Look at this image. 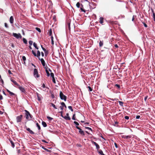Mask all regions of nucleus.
I'll return each instance as SVG.
<instances>
[{"label": "nucleus", "mask_w": 155, "mask_h": 155, "mask_svg": "<svg viewBox=\"0 0 155 155\" xmlns=\"http://www.w3.org/2000/svg\"><path fill=\"white\" fill-rule=\"evenodd\" d=\"M124 118L127 120H128L129 119V117L128 116H126Z\"/></svg>", "instance_id": "44"}, {"label": "nucleus", "mask_w": 155, "mask_h": 155, "mask_svg": "<svg viewBox=\"0 0 155 155\" xmlns=\"http://www.w3.org/2000/svg\"><path fill=\"white\" fill-rule=\"evenodd\" d=\"M95 146H96V148L97 149H98L100 148L99 145L97 143L95 145Z\"/></svg>", "instance_id": "34"}, {"label": "nucleus", "mask_w": 155, "mask_h": 155, "mask_svg": "<svg viewBox=\"0 0 155 155\" xmlns=\"http://www.w3.org/2000/svg\"><path fill=\"white\" fill-rule=\"evenodd\" d=\"M12 35L14 37L17 39H18L19 38H22V36L20 33L17 34L14 33H13Z\"/></svg>", "instance_id": "2"}, {"label": "nucleus", "mask_w": 155, "mask_h": 155, "mask_svg": "<svg viewBox=\"0 0 155 155\" xmlns=\"http://www.w3.org/2000/svg\"><path fill=\"white\" fill-rule=\"evenodd\" d=\"M140 116L139 115H137L136 117V118L137 119H139L140 118Z\"/></svg>", "instance_id": "50"}, {"label": "nucleus", "mask_w": 155, "mask_h": 155, "mask_svg": "<svg viewBox=\"0 0 155 155\" xmlns=\"http://www.w3.org/2000/svg\"><path fill=\"white\" fill-rule=\"evenodd\" d=\"M37 96L38 98V99L39 101H40L41 100V95L38 93H37Z\"/></svg>", "instance_id": "11"}, {"label": "nucleus", "mask_w": 155, "mask_h": 155, "mask_svg": "<svg viewBox=\"0 0 155 155\" xmlns=\"http://www.w3.org/2000/svg\"><path fill=\"white\" fill-rule=\"evenodd\" d=\"M23 117L22 115H20L19 116L16 117V120L17 123H19L21 122L22 119Z\"/></svg>", "instance_id": "4"}, {"label": "nucleus", "mask_w": 155, "mask_h": 155, "mask_svg": "<svg viewBox=\"0 0 155 155\" xmlns=\"http://www.w3.org/2000/svg\"><path fill=\"white\" fill-rule=\"evenodd\" d=\"M74 123L75 125H76L77 126H78L79 125V123L76 121H74Z\"/></svg>", "instance_id": "37"}, {"label": "nucleus", "mask_w": 155, "mask_h": 155, "mask_svg": "<svg viewBox=\"0 0 155 155\" xmlns=\"http://www.w3.org/2000/svg\"><path fill=\"white\" fill-rule=\"evenodd\" d=\"M88 88L89 89V91H92V89L90 87V86H88Z\"/></svg>", "instance_id": "39"}, {"label": "nucleus", "mask_w": 155, "mask_h": 155, "mask_svg": "<svg viewBox=\"0 0 155 155\" xmlns=\"http://www.w3.org/2000/svg\"><path fill=\"white\" fill-rule=\"evenodd\" d=\"M60 97L61 100H64V101H66V97L63 94L61 91L60 92Z\"/></svg>", "instance_id": "1"}, {"label": "nucleus", "mask_w": 155, "mask_h": 155, "mask_svg": "<svg viewBox=\"0 0 155 155\" xmlns=\"http://www.w3.org/2000/svg\"><path fill=\"white\" fill-rule=\"evenodd\" d=\"M3 99V97L2 95L0 94V100H1L2 99Z\"/></svg>", "instance_id": "52"}, {"label": "nucleus", "mask_w": 155, "mask_h": 155, "mask_svg": "<svg viewBox=\"0 0 155 155\" xmlns=\"http://www.w3.org/2000/svg\"><path fill=\"white\" fill-rule=\"evenodd\" d=\"M41 56H42V57H44V53L43 52H41Z\"/></svg>", "instance_id": "56"}, {"label": "nucleus", "mask_w": 155, "mask_h": 155, "mask_svg": "<svg viewBox=\"0 0 155 155\" xmlns=\"http://www.w3.org/2000/svg\"><path fill=\"white\" fill-rule=\"evenodd\" d=\"M42 125L44 127H45L47 126V124H46V123L44 121L42 122Z\"/></svg>", "instance_id": "15"}, {"label": "nucleus", "mask_w": 155, "mask_h": 155, "mask_svg": "<svg viewBox=\"0 0 155 155\" xmlns=\"http://www.w3.org/2000/svg\"><path fill=\"white\" fill-rule=\"evenodd\" d=\"M115 86L117 87H118V88H119L120 87V85L118 84H116Z\"/></svg>", "instance_id": "58"}, {"label": "nucleus", "mask_w": 155, "mask_h": 155, "mask_svg": "<svg viewBox=\"0 0 155 155\" xmlns=\"http://www.w3.org/2000/svg\"><path fill=\"white\" fill-rule=\"evenodd\" d=\"M39 59L41 61V64L45 68L46 65L45 64V61H44V60L43 58H39Z\"/></svg>", "instance_id": "8"}, {"label": "nucleus", "mask_w": 155, "mask_h": 155, "mask_svg": "<svg viewBox=\"0 0 155 155\" xmlns=\"http://www.w3.org/2000/svg\"><path fill=\"white\" fill-rule=\"evenodd\" d=\"M46 73H47V76H50V73H49V72L48 71V70H46Z\"/></svg>", "instance_id": "32"}, {"label": "nucleus", "mask_w": 155, "mask_h": 155, "mask_svg": "<svg viewBox=\"0 0 155 155\" xmlns=\"http://www.w3.org/2000/svg\"><path fill=\"white\" fill-rule=\"evenodd\" d=\"M51 106H52V107H53L54 108L56 109H57V108L56 107L55 105L54 104H53L52 103H51Z\"/></svg>", "instance_id": "25"}, {"label": "nucleus", "mask_w": 155, "mask_h": 155, "mask_svg": "<svg viewBox=\"0 0 155 155\" xmlns=\"http://www.w3.org/2000/svg\"><path fill=\"white\" fill-rule=\"evenodd\" d=\"M91 142L92 144H94L95 145L97 144V143L94 141H92Z\"/></svg>", "instance_id": "42"}, {"label": "nucleus", "mask_w": 155, "mask_h": 155, "mask_svg": "<svg viewBox=\"0 0 155 155\" xmlns=\"http://www.w3.org/2000/svg\"><path fill=\"white\" fill-rule=\"evenodd\" d=\"M76 128L79 130V132L80 134L83 136L84 135V131L78 127L77 126Z\"/></svg>", "instance_id": "6"}, {"label": "nucleus", "mask_w": 155, "mask_h": 155, "mask_svg": "<svg viewBox=\"0 0 155 155\" xmlns=\"http://www.w3.org/2000/svg\"><path fill=\"white\" fill-rule=\"evenodd\" d=\"M47 118L50 120H51L53 119V118L49 117H47Z\"/></svg>", "instance_id": "31"}, {"label": "nucleus", "mask_w": 155, "mask_h": 155, "mask_svg": "<svg viewBox=\"0 0 155 155\" xmlns=\"http://www.w3.org/2000/svg\"><path fill=\"white\" fill-rule=\"evenodd\" d=\"M33 46H34L37 49H38V48L37 47V45L36 43H35V42L33 43Z\"/></svg>", "instance_id": "16"}, {"label": "nucleus", "mask_w": 155, "mask_h": 155, "mask_svg": "<svg viewBox=\"0 0 155 155\" xmlns=\"http://www.w3.org/2000/svg\"><path fill=\"white\" fill-rule=\"evenodd\" d=\"M36 125L38 128V129L39 130H40L41 129V128H40V126L39 125V124H38V123H37L36 124Z\"/></svg>", "instance_id": "27"}, {"label": "nucleus", "mask_w": 155, "mask_h": 155, "mask_svg": "<svg viewBox=\"0 0 155 155\" xmlns=\"http://www.w3.org/2000/svg\"><path fill=\"white\" fill-rule=\"evenodd\" d=\"M32 43H33V41H29V43L30 45H32Z\"/></svg>", "instance_id": "38"}, {"label": "nucleus", "mask_w": 155, "mask_h": 155, "mask_svg": "<svg viewBox=\"0 0 155 155\" xmlns=\"http://www.w3.org/2000/svg\"><path fill=\"white\" fill-rule=\"evenodd\" d=\"M33 75L35 78H38L39 77V75L38 74V72L36 69H34Z\"/></svg>", "instance_id": "5"}, {"label": "nucleus", "mask_w": 155, "mask_h": 155, "mask_svg": "<svg viewBox=\"0 0 155 155\" xmlns=\"http://www.w3.org/2000/svg\"><path fill=\"white\" fill-rule=\"evenodd\" d=\"M40 54H40V51H38L37 54H36V56L38 57H39L40 56Z\"/></svg>", "instance_id": "18"}, {"label": "nucleus", "mask_w": 155, "mask_h": 155, "mask_svg": "<svg viewBox=\"0 0 155 155\" xmlns=\"http://www.w3.org/2000/svg\"><path fill=\"white\" fill-rule=\"evenodd\" d=\"M61 104L62 106L64 107L65 108H66V106L65 103L64 102H61Z\"/></svg>", "instance_id": "22"}, {"label": "nucleus", "mask_w": 155, "mask_h": 155, "mask_svg": "<svg viewBox=\"0 0 155 155\" xmlns=\"http://www.w3.org/2000/svg\"><path fill=\"white\" fill-rule=\"evenodd\" d=\"M51 76L52 77V78H54V74L53 73H51L50 74Z\"/></svg>", "instance_id": "36"}, {"label": "nucleus", "mask_w": 155, "mask_h": 155, "mask_svg": "<svg viewBox=\"0 0 155 155\" xmlns=\"http://www.w3.org/2000/svg\"><path fill=\"white\" fill-rule=\"evenodd\" d=\"M76 5L78 8H79L80 5V3L79 2H77L76 4Z\"/></svg>", "instance_id": "29"}, {"label": "nucleus", "mask_w": 155, "mask_h": 155, "mask_svg": "<svg viewBox=\"0 0 155 155\" xmlns=\"http://www.w3.org/2000/svg\"><path fill=\"white\" fill-rule=\"evenodd\" d=\"M9 94H11V95H15V94L14 93H13L11 91H9Z\"/></svg>", "instance_id": "43"}, {"label": "nucleus", "mask_w": 155, "mask_h": 155, "mask_svg": "<svg viewBox=\"0 0 155 155\" xmlns=\"http://www.w3.org/2000/svg\"><path fill=\"white\" fill-rule=\"evenodd\" d=\"M18 88L21 92L23 93H25V88L19 85L18 86Z\"/></svg>", "instance_id": "7"}, {"label": "nucleus", "mask_w": 155, "mask_h": 155, "mask_svg": "<svg viewBox=\"0 0 155 155\" xmlns=\"http://www.w3.org/2000/svg\"><path fill=\"white\" fill-rule=\"evenodd\" d=\"M51 43L53 45L54 44V42L53 41V37L52 36L51 37Z\"/></svg>", "instance_id": "24"}, {"label": "nucleus", "mask_w": 155, "mask_h": 155, "mask_svg": "<svg viewBox=\"0 0 155 155\" xmlns=\"http://www.w3.org/2000/svg\"><path fill=\"white\" fill-rule=\"evenodd\" d=\"M114 46L115 47H116V48H118V46L117 45V44H115V45H114Z\"/></svg>", "instance_id": "59"}, {"label": "nucleus", "mask_w": 155, "mask_h": 155, "mask_svg": "<svg viewBox=\"0 0 155 155\" xmlns=\"http://www.w3.org/2000/svg\"><path fill=\"white\" fill-rule=\"evenodd\" d=\"M143 24L145 27L146 28L147 27V25L145 23H143Z\"/></svg>", "instance_id": "51"}, {"label": "nucleus", "mask_w": 155, "mask_h": 155, "mask_svg": "<svg viewBox=\"0 0 155 155\" xmlns=\"http://www.w3.org/2000/svg\"><path fill=\"white\" fill-rule=\"evenodd\" d=\"M152 12L153 13V19H154V21L155 22V14L154 12L153 11V10H152Z\"/></svg>", "instance_id": "21"}, {"label": "nucleus", "mask_w": 155, "mask_h": 155, "mask_svg": "<svg viewBox=\"0 0 155 155\" xmlns=\"http://www.w3.org/2000/svg\"><path fill=\"white\" fill-rule=\"evenodd\" d=\"M114 145H115V147L116 148H117V144H116V143H114Z\"/></svg>", "instance_id": "62"}, {"label": "nucleus", "mask_w": 155, "mask_h": 155, "mask_svg": "<svg viewBox=\"0 0 155 155\" xmlns=\"http://www.w3.org/2000/svg\"><path fill=\"white\" fill-rule=\"evenodd\" d=\"M32 54H34V55L35 56H36V54L35 53L33 50H32Z\"/></svg>", "instance_id": "40"}, {"label": "nucleus", "mask_w": 155, "mask_h": 155, "mask_svg": "<svg viewBox=\"0 0 155 155\" xmlns=\"http://www.w3.org/2000/svg\"><path fill=\"white\" fill-rule=\"evenodd\" d=\"M23 41L24 43H25V44H27V41L26 39H25V38H23Z\"/></svg>", "instance_id": "20"}, {"label": "nucleus", "mask_w": 155, "mask_h": 155, "mask_svg": "<svg viewBox=\"0 0 155 155\" xmlns=\"http://www.w3.org/2000/svg\"><path fill=\"white\" fill-rule=\"evenodd\" d=\"M99 20H100V21H99L100 23L101 24H103V23L104 18L103 17H100V18Z\"/></svg>", "instance_id": "12"}, {"label": "nucleus", "mask_w": 155, "mask_h": 155, "mask_svg": "<svg viewBox=\"0 0 155 155\" xmlns=\"http://www.w3.org/2000/svg\"><path fill=\"white\" fill-rule=\"evenodd\" d=\"M5 26L6 28H8V27L7 24L6 23H5Z\"/></svg>", "instance_id": "45"}, {"label": "nucleus", "mask_w": 155, "mask_h": 155, "mask_svg": "<svg viewBox=\"0 0 155 155\" xmlns=\"http://www.w3.org/2000/svg\"><path fill=\"white\" fill-rule=\"evenodd\" d=\"M119 104L121 106H123V102L122 101H119Z\"/></svg>", "instance_id": "35"}, {"label": "nucleus", "mask_w": 155, "mask_h": 155, "mask_svg": "<svg viewBox=\"0 0 155 155\" xmlns=\"http://www.w3.org/2000/svg\"><path fill=\"white\" fill-rule=\"evenodd\" d=\"M103 44V42L101 41H100L99 42V46L100 47H102Z\"/></svg>", "instance_id": "19"}, {"label": "nucleus", "mask_w": 155, "mask_h": 155, "mask_svg": "<svg viewBox=\"0 0 155 155\" xmlns=\"http://www.w3.org/2000/svg\"><path fill=\"white\" fill-rule=\"evenodd\" d=\"M99 153L101 155H104L102 150H100L99 151Z\"/></svg>", "instance_id": "23"}, {"label": "nucleus", "mask_w": 155, "mask_h": 155, "mask_svg": "<svg viewBox=\"0 0 155 155\" xmlns=\"http://www.w3.org/2000/svg\"><path fill=\"white\" fill-rule=\"evenodd\" d=\"M42 141L43 142H45V143H48V142H47L45 140H42Z\"/></svg>", "instance_id": "54"}, {"label": "nucleus", "mask_w": 155, "mask_h": 155, "mask_svg": "<svg viewBox=\"0 0 155 155\" xmlns=\"http://www.w3.org/2000/svg\"><path fill=\"white\" fill-rule=\"evenodd\" d=\"M26 130H27L31 134H34V132L32 130H31L29 128H27Z\"/></svg>", "instance_id": "13"}, {"label": "nucleus", "mask_w": 155, "mask_h": 155, "mask_svg": "<svg viewBox=\"0 0 155 155\" xmlns=\"http://www.w3.org/2000/svg\"><path fill=\"white\" fill-rule=\"evenodd\" d=\"M52 81L54 83H56L55 81L54 78H52Z\"/></svg>", "instance_id": "47"}, {"label": "nucleus", "mask_w": 155, "mask_h": 155, "mask_svg": "<svg viewBox=\"0 0 155 155\" xmlns=\"http://www.w3.org/2000/svg\"><path fill=\"white\" fill-rule=\"evenodd\" d=\"M29 47V48L30 49H32L31 47V46H30Z\"/></svg>", "instance_id": "64"}, {"label": "nucleus", "mask_w": 155, "mask_h": 155, "mask_svg": "<svg viewBox=\"0 0 155 155\" xmlns=\"http://www.w3.org/2000/svg\"><path fill=\"white\" fill-rule=\"evenodd\" d=\"M22 58L23 60L24 61H25L26 60V57L24 56L22 57Z\"/></svg>", "instance_id": "41"}, {"label": "nucleus", "mask_w": 155, "mask_h": 155, "mask_svg": "<svg viewBox=\"0 0 155 155\" xmlns=\"http://www.w3.org/2000/svg\"><path fill=\"white\" fill-rule=\"evenodd\" d=\"M10 22L11 24H13L14 22V18L12 16L10 17L9 19Z\"/></svg>", "instance_id": "10"}, {"label": "nucleus", "mask_w": 155, "mask_h": 155, "mask_svg": "<svg viewBox=\"0 0 155 155\" xmlns=\"http://www.w3.org/2000/svg\"><path fill=\"white\" fill-rule=\"evenodd\" d=\"M11 81L15 85H16V86H18V85H19V84H18L16 82V81L13 80H11Z\"/></svg>", "instance_id": "14"}, {"label": "nucleus", "mask_w": 155, "mask_h": 155, "mask_svg": "<svg viewBox=\"0 0 155 155\" xmlns=\"http://www.w3.org/2000/svg\"><path fill=\"white\" fill-rule=\"evenodd\" d=\"M42 87L43 88H45V84H43L42 86Z\"/></svg>", "instance_id": "55"}, {"label": "nucleus", "mask_w": 155, "mask_h": 155, "mask_svg": "<svg viewBox=\"0 0 155 155\" xmlns=\"http://www.w3.org/2000/svg\"><path fill=\"white\" fill-rule=\"evenodd\" d=\"M42 148L44 150H45L46 151H47V152H50V150L44 147H42Z\"/></svg>", "instance_id": "30"}, {"label": "nucleus", "mask_w": 155, "mask_h": 155, "mask_svg": "<svg viewBox=\"0 0 155 155\" xmlns=\"http://www.w3.org/2000/svg\"><path fill=\"white\" fill-rule=\"evenodd\" d=\"M121 137L122 138H124L125 139H129V138H131V136L130 135L125 136V135H121Z\"/></svg>", "instance_id": "9"}, {"label": "nucleus", "mask_w": 155, "mask_h": 155, "mask_svg": "<svg viewBox=\"0 0 155 155\" xmlns=\"http://www.w3.org/2000/svg\"><path fill=\"white\" fill-rule=\"evenodd\" d=\"M22 34L23 35H25V33H24V31L23 30H22Z\"/></svg>", "instance_id": "57"}, {"label": "nucleus", "mask_w": 155, "mask_h": 155, "mask_svg": "<svg viewBox=\"0 0 155 155\" xmlns=\"http://www.w3.org/2000/svg\"><path fill=\"white\" fill-rule=\"evenodd\" d=\"M60 108L61 109V110H62L63 109V106H60Z\"/></svg>", "instance_id": "53"}, {"label": "nucleus", "mask_w": 155, "mask_h": 155, "mask_svg": "<svg viewBox=\"0 0 155 155\" xmlns=\"http://www.w3.org/2000/svg\"><path fill=\"white\" fill-rule=\"evenodd\" d=\"M8 73H9V74H12V73L11 72V71L9 70L8 71Z\"/></svg>", "instance_id": "63"}, {"label": "nucleus", "mask_w": 155, "mask_h": 155, "mask_svg": "<svg viewBox=\"0 0 155 155\" xmlns=\"http://www.w3.org/2000/svg\"><path fill=\"white\" fill-rule=\"evenodd\" d=\"M81 11L82 12H85V11L84 10L83 8H81Z\"/></svg>", "instance_id": "49"}, {"label": "nucleus", "mask_w": 155, "mask_h": 155, "mask_svg": "<svg viewBox=\"0 0 155 155\" xmlns=\"http://www.w3.org/2000/svg\"><path fill=\"white\" fill-rule=\"evenodd\" d=\"M10 142L11 143L13 147H15V144L12 141H11Z\"/></svg>", "instance_id": "28"}, {"label": "nucleus", "mask_w": 155, "mask_h": 155, "mask_svg": "<svg viewBox=\"0 0 155 155\" xmlns=\"http://www.w3.org/2000/svg\"><path fill=\"white\" fill-rule=\"evenodd\" d=\"M41 48H42V49H43V50L44 51V52H45V51H46V49H45L44 48H43V47H42V45H41Z\"/></svg>", "instance_id": "46"}, {"label": "nucleus", "mask_w": 155, "mask_h": 155, "mask_svg": "<svg viewBox=\"0 0 155 155\" xmlns=\"http://www.w3.org/2000/svg\"><path fill=\"white\" fill-rule=\"evenodd\" d=\"M35 29L36 30H37V31H38L39 32H41V30L40 28H36Z\"/></svg>", "instance_id": "26"}, {"label": "nucleus", "mask_w": 155, "mask_h": 155, "mask_svg": "<svg viewBox=\"0 0 155 155\" xmlns=\"http://www.w3.org/2000/svg\"><path fill=\"white\" fill-rule=\"evenodd\" d=\"M86 128L88 130H91V131H92V130L91 129V128H90L89 127H86Z\"/></svg>", "instance_id": "48"}, {"label": "nucleus", "mask_w": 155, "mask_h": 155, "mask_svg": "<svg viewBox=\"0 0 155 155\" xmlns=\"http://www.w3.org/2000/svg\"><path fill=\"white\" fill-rule=\"evenodd\" d=\"M25 111L26 112L25 114V117L26 119L28 120H30L31 118V115L29 113V112L27 111V110H25Z\"/></svg>", "instance_id": "3"}, {"label": "nucleus", "mask_w": 155, "mask_h": 155, "mask_svg": "<svg viewBox=\"0 0 155 155\" xmlns=\"http://www.w3.org/2000/svg\"><path fill=\"white\" fill-rule=\"evenodd\" d=\"M74 116V115L73 117H72V119L74 120H75V119Z\"/></svg>", "instance_id": "60"}, {"label": "nucleus", "mask_w": 155, "mask_h": 155, "mask_svg": "<svg viewBox=\"0 0 155 155\" xmlns=\"http://www.w3.org/2000/svg\"><path fill=\"white\" fill-rule=\"evenodd\" d=\"M63 117L67 120H70L71 119L68 116H66L65 117Z\"/></svg>", "instance_id": "17"}, {"label": "nucleus", "mask_w": 155, "mask_h": 155, "mask_svg": "<svg viewBox=\"0 0 155 155\" xmlns=\"http://www.w3.org/2000/svg\"><path fill=\"white\" fill-rule=\"evenodd\" d=\"M68 108L70 109V110L72 111H73V109H72V107L71 106H69L68 107Z\"/></svg>", "instance_id": "33"}, {"label": "nucleus", "mask_w": 155, "mask_h": 155, "mask_svg": "<svg viewBox=\"0 0 155 155\" xmlns=\"http://www.w3.org/2000/svg\"><path fill=\"white\" fill-rule=\"evenodd\" d=\"M60 113L61 114V116L62 117H63V116H62V113H63V111H60Z\"/></svg>", "instance_id": "61"}]
</instances>
